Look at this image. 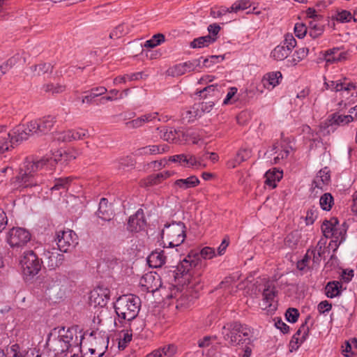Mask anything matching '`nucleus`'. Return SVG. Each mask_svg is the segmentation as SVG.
<instances>
[{"instance_id":"1","label":"nucleus","mask_w":357,"mask_h":357,"mask_svg":"<svg viewBox=\"0 0 357 357\" xmlns=\"http://www.w3.org/2000/svg\"><path fill=\"white\" fill-rule=\"evenodd\" d=\"M62 153L56 151L41 158H26L13 183L17 188L32 187L43 183V176L52 174Z\"/></svg>"},{"instance_id":"2","label":"nucleus","mask_w":357,"mask_h":357,"mask_svg":"<svg viewBox=\"0 0 357 357\" xmlns=\"http://www.w3.org/2000/svg\"><path fill=\"white\" fill-rule=\"evenodd\" d=\"M79 344L77 329L62 327L59 329L54 328L48 335L46 345L48 349L52 351L56 356L68 351L70 347H76Z\"/></svg>"},{"instance_id":"3","label":"nucleus","mask_w":357,"mask_h":357,"mask_svg":"<svg viewBox=\"0 0 357 357\" xmlns=\"http://www.w3.org/2000/svg\"><path fill=\"white\" fill-rule=\"evenodd\" d=\"M141 300L133 294L123 295L114 303V310L119 318L131 321L135 319L139 311Z\"/></svg>"},{"instance_id":"4","label":"nucleus","mask_w":357,"mask_h":357,"mask_svg":"<svg viewBox=\"0 0 357 357\" xmlns=\"http://www.w3.org/2000/svg\"><path fill=\"white\" fill-rule=\"evenodd\" d=\"M250 328L245 324L238 321L226 324L222 328V335L225 340L228 341L230 345L234 346L243 344L246 340L250 343L249 338Z\"/></svg>"},{"instance_id":"5","label":"nucleus","mask_w":357,"mask_h":357,"mask_svg":"<svg viewBox=\"0 0 357 357\" xmlns=\"http://www.w3.org/2000/svg\"><path fill=\"white\" fill-rule=\"evenodd\" d=\"M326 89H330L335 92H339L342 100L340 105L344 104V106L354 102L357 97V89L355 84L349 81L347 78H343L335 81H328L324 82Z\"/></svg>"},{"instance_id":"6","label":"nucleus","mask_w":357,"mask_h":357,"mask_svg":"<svg viewBox=\"0 0 357 357\" xmlns=\"http://www.w3.org/2000/svg\"><path fill=\"white\" fill-rule=\"evenodd\" d=\"M28 139V133L24 126H16L8 134V139L0 140V154L8 151L13 145Z\"/></svg>"},{"instance_id":"7","label":"nucleus","mask_w":357,"mask_h":357,"mask_svg":"<svg viewBox=\"0 0 357 357\" xmlns=\"http://www.w3.org/2000/svg\"><path fill=\"white\" fill-rule=\"evenodd\" d=\"M41 261L33 250H29L24 253L20 264L24 275L33 276L38 273L41 269Z\"/></svg>"},{"instance_id":"8","label":"nucleus","mask_w":357,"mask_h":357,"mask_svg":"<svg viewBox=\"0 0 357 357\" xmlns=\"http://www.w3.org/2000/svg\"><path fill=\"white\" fill-rule=\"evenodd\" d=\"M55 123V118L52 116H47L36 121H30L26 126L24 125H19L18 126H24L28 133V137L34 133H47L53 127Z\"/></svg>"},{"instance_id":"9","label":"nucleus","mask_w":357,"mask_h":357,"mask_svg":"<svg viewBox=\"0 0 357 357\" xmlns=\"http://www.w3.org/2000/svg\"><path fill=\"white\" fill-rule=\"evenodd\" d=\"M31 238V234L28 229L21 227H13L8 233L7 241L13 248L21 247L30 241Z\"/></svg>"},{"instance_id":"10","label":"nucleus","mask_w":357,"mask_h":357,"mask_svg":"<svg viewBox=\"0 0 357 357\" xmlns=\"http://www.w3.org/2000/svg\"><path fill=\"white\" fill-rule=\"evenodd\" d=\"M259 291H261L263 301L266 304L264 309L268 310L276 309V305L273 304L274 299L278 294V291L274 282L269 280H264L262 284H259Z\"/></svg>"},{"instance_id":"11","label":"nucleus","mask_w":357,"mask_h":357,"mask_svg":"<svg viewBox=\"0 0 357 357\" xmlns=\"http://www.w3.org/2000/svg\"><path fill=\"white\" fill-rule=\"evenodd\" d=\"M166 229H162L160 233L161 238L166 235L172 240L174 241L176 245H179L183 243L186 237L185 225H165Z\"/></svg>"},{"instance_id":"12","label":"nucleus","mask_w":357,"mask_h":357,"mask_svg":"<svg viewBox=\"0 0 357 357\" xmlns=\"http://www.w3.org/2000/svg\"><path fill=\"white\" fill-rule=\"evenodd\" d=\"M198 259H193L190 255H188L183 259L172 271V276L175 280L187 275L192 267L195 268L199 265Z\"/></svg>"},{"instance_id":"13","label":"nucleus","mask_w":357,"mask_h":357,"mask_svg":"<svg viewBox=\"0 0 357 357\" xmlns=\"http://www.w3.org/2000/svg\"><path fill=\"white\" fill-rule=\"evenodd\" d=\"M43 258L45 263L50 269H55L60 266L65 259L64 255L59 252V249L54 248L50 250H45Z\"/></svg>"},{"instance_id":"14","label":"nucleus","mask_w":357,"mask_h":357,"mask_svg":"<svg viewBox=\"0 0 357 357\" xmlns=\"http://www.w3.org/2000/svg\"><path fill=\"white\" fill-rule=\"evenodd\" d=\"M309 328L307 326V321L303 324L297 332L293 335L289 342V351L291 352L296 351L300 345L306 340L309 333Z\"/></svg>"},{"instance_id":"15","label":"nucleus","mask_w":357,"mask_h":357,"mask_svg":"<svg viewBox=\"0 0 357 357\" xmlns=\"http://www.w3.org/2000/svg\"><path fill=\"white\" fill-rule=\"evenodd\" d=\"M76 234L73 230L60 231L56 234L57 245L61 252H67L68 247L74 243Z\"/></svg>"},{"instance_id":"16","label":"nucleus","mask_w":357,"mask_h":357,"mask_svg":"<svg viewBox=\"0 0 357 357\" xmlns=\"http://www.w3.org/2000/svg\"><path fill=\"white\" fill-rule=\"evenodd\" d=\"M225 86V82L208 85L199 92V96L204 98L209 96L212 98V100L218 101L223 93V88Z\"/></svg>"},{"instance_id":"17","label":"nucleus","mask_w":357,"mask_h":357,"mask_svg":"<svg viewBox=\"0 0 357 357\" xmlns=\"http://www.w3.org/2000/svg\"><path fill=\"white\" fill-rule=\"evenodd\" d=\"M114 211L111 204L106 198H102L99 203V208L96 212V216L103 222H109L113 220Z\"/></svg>"},{"instance_id":"18","label":"nucleus","mask_w":357,"mask_h":357,"mask_svg":"<svg viewBox=\"0 0 357 357\" xmlns=\"http://www.w3.org/2000/svg\"><path fill=\"white\" fill-rule=\"evenodd\" d=\"M325 20L323 16H317L308 21V33L312 38L319 37L324 31Z\"/></svg>"},{"instance_id":"19","label":"nucleus","mask_w":357,"mask_h":357,"mask_svg":"<svg viewBox=\"0 0 357 357\" xmlns=\"http://www.w3.org/2000/svg\"><path fill=\"white\" fill-rule=\"evenodd\" d=\"M346 225H321V231L326 238H342L346 233Z\"/></svg>"},{"instance_id":"20","label":"nucleus","mask_w":357,"mask_h":357,"mask_svg":"<svg viewBox=\"0 0 357 357\" xmlns=\"http://www.w3.org/2000/svg\"><path fill=\"white\" fill-rule=\"evenodd\" d=\"M282 79V75L280 71L271 72L264 75L261 84L264 88L271 90L280 83Z\"/></svg>"},{"instance_id":"21","label":"nucleus","mask_w":357,"mask_h":357,"mask_svg":"<svg viewBox=\"0 0 357 357\" xmlns=\"http://www.w3.org/2000/svg\"><path fill=\"white\" fill-rule=\"evenodd\" d=\"M140 284L144 287L149 292H154L158 289L160 286V281L158 276L157 278L152 273L145 274L140 280Z\"/></svg>"},{"instance_id":"22","label":"nucleus","mask_w":357,"mask_h":357,"mask_svg":"<svg viewBox=\"0 0 357 357\" xmlns=\"http://www.w3.org/2000/svg\"><path fill=\"white\" fill-rule=\"evenodd\" d=\"M330 171L327 167L321 169L314 178L312 185L314 188L323 190L330 181Z\"/></svg>"},{"instance_id":"23","label":"nucleus","mask_w":357,"mask_h":357,"mask_svg":"<svg viewBox=\"0 0 357 357\" xmlns=\"http://www.w3.org/2000/svg\"><path fill=\"white\" fill-rule=\"evenodd\" d=\"M174 174L173 172L165 171L156 174L151 175L147 177L142 183L144 186H151L158 185L165 179L170 177Z\"/></svg>"},{"instance_id":"24","label":"nucleus","mask_w":357,"mask_h":357,"mask_svg":"<svg viewBox=\"0 0 357 357\" xmlns=\"http://www.w3.org/2000/svg\"><path fill=\"white\" fill-rule=\"evenodd\" d=\"M166 257L164 255V251L160 252L155 250L152 252L147 258V262L149 266L153 268H160L165 264Z\"/></svg>"},{"instance_id":"25","label":"nucleus","mask_w":357,"mask_h":357,"mask_svg":"<svg viewBox=\"0 0 357 357\" xmlns=\"http://www.w3.org/2000/svg\"><path fill=\"white\" fill-rule=\"evenodd\" d=\"M282 178V172L275 168L267 171L265 174V183L272 188L277 186V183Z\"/></svg>"},{"instance_id":"26","label":"nucleus","mask_w":357,"mask_h":357,"mask_svg":"<svg viewBox=\"0 0 357 357\" xmlns=\"http://www.w3.org/2000/svg\"><path fill=\"white\" fill-rule=\"evenodd\" d=\"M169 146L166 144L149 145L139 150L141 155H155L165 153L168 151Z\"/></svg>"},{"instance_id":"27","label":"nucleus","mask_w":357,"mask_h":357,"mask_svg":"<svg viewBox=\"0 0 357 357\" xmlns=\"http://www.w3.org/2000/svg\"><path fill=\"white\" fill-rule=\"evenodd\" d=\"M342 284L338 281H331L325 287V294L328 298H334L339 296L342 291Z\"/></svg>"},{"instance_id":"28","label":"nucleus","mask_w":357,"mask_h":357,"mask_svg":"<svg viewBox=\"0 0 357 357\" xmlns=\"http://www.w3.org/2000/svg\"><path fill=\"white\" fill-rule=\"evenodd\" d=\"M354 116L351 114L342 115L338 113L333 114L329 119L331 125L345 126L354 121Z\"/></svg>"},{"instance_id":"29","label":"nucleus","mask_w":357,"mask_h":357,"mask_svg":"<svg viewBox=\"0 0 357 357\" xmlns=\"http://www.w3.org/2000/svg\"><path fill=\"white\" fill-rule=\"evenodd\" d=\"M199 183V180L195 176H191L185 179H178L174 185L183 190L194 188Z\"/></svg>"},{"instance_id":"30","label":"nucleus","mask_w":357,"mask_h":357,"mask_svg":"<svg viewBox=\"0 0 357 357\" xmlns=\"http://www.w3.org/2000/svg\"><path fill=\"white\" fill-rule=\"evenodd\" d=\"M290 52L283 45L276 46L271 52V56L277 61H282L285 59L289 54Z\"/></svg>"},{"instance_id":"31","label":"nucleus","mask_w":357,"mask_h":357,"mask_svg":"<svg viewBox=\"0 0 357 357\" xmlns=\"http://www.w3.org/2000/svg\"><path fill=\"white\" fill-rule=\"evenodd\" d=\"M215 38L210 35L195 38L190 43L192 48H202L207 47L215 41Z\"/></svg>"},{"instance_id":"32","label":"nucleus","mask_w":357,"mask_h":357,"mask_svg":"<svg viewBox=\"0 0 357 357\" xmlns=\"http://www.w3.org/2000/svg\"><path fill=\"white\" fill-rule=\"evenodd\" d=\"M183 135V133L180 130H176L173 128H169L166 130L162 135L164 140L172 142H177L180 140V137Z\"/></svg>"},{"instance_id":"33","label":"nucleus","mask_w":357,"mask_h":357,"mask_svg":"<svg viewBox=\"0 0 357 357\" xmlns=\"http://www.w3.org/2000/svg\"><path fill=\"white\" fill-rule=\"evenodd\" d=\"M186 160L183 165L187 167H191L194 169H199L204 167L205 165L202 163V158L197 157L192 154H185Z\"/></svg>"},{"instance_id":"34","label":"nucleus","mask_w":357,"mask_h":357,"mask_svg":"<svg viewBox=\"0 0 357 357\" xmlns=\"http://www.w3.org/2000/svg\"><path fill=\"white\" fill-rule=\"evenodd\" d=\"M107 91V89L104 86H99L93 88L91 90L89 95L83 97L82 100V103H91L92 100L96 97L105 94Z\"/></svg>"},{"instance_id":"35","label":"nucleus","mask_w":357,"mask_h":357,"mask_svg":"<svg viewBox=\"0 0 357 357\" xmlns=\"http://www.w3.org/2000/svg\"><path fill=\"white\" fill-rule=\"evenodd\" d=\"M165 40V36L162 33L153 35L149 40L144 43V46L147 48H153L160 45Z\"/></svg>"},{"instance_id":"36","label":"nucleus","mask_w":357,"mask_h":357,"mask_svg":"<svg viewBox=\"0 0 357 357\" xmlns=\"http://www.w3.org/2000/svg\"><path fill=\"white\" fill-rule=\"evenodd\" d=\"M130 31V29L128 26L126 24H121L116 26L110 33L109 37L111 38L115 39L121 38Z\"/></svg>"},{"instance_id":"37","label":"nucleus","mask_w":357,"mask_h":357,"mask_svg":"<svg viewBox=\"0 0 357 357\" xmlns=\"http://www.w3.org/2000/svg\"><path fill=\"white\" fill-rule=\"evenodd\" d=\"M332 18L340 23H346L350 22L353 19V15L348 10H337Z\"/></svg>"},{"instance_id":"38","label":"nucleus","mask_w":357,"mask_h":357,"mask_svg":"<svg viewBox=\"0 0 357 357\" xmlns=\"http://www.w3.org/2000/svg\"><path fill=\"white\" fill-rule=\"evenodd\" d=\"M33 75H41L52 70V66L50 63H39L32 66L31 68Z\"/></svg>"},{"instance_id":"39","label":"nucleus","mask_w":357,"mask_h":357,"mask_svg":"<svg viewBox=\"0 0 357 357\" xmlns=\"http://www.w3.org/2000/svg\"><path fill=\"white\" fill-rule=\"evenodd\" d=\"M71 179L70 177L59 178L54 180V184L50 188L51 190H60L68 189Z\"/></svg>"},{"instance_id":"40","label":"nucleus","mask_w":357,"mask_h":357,"mask_svg":"<svg viewBox=\"0 0 357 357\" xmlns=\"http://www.w3.org/2000/svg\"><path fill=\"white\" fill-rule=\"evenodd\" d=\"M199 255L204 259H211L215 256V250L211 247H204L200 250L199 253H196L194 255L193 259H198L199 261Z\"/></svg>"},{"instance_id":"41","label":"nucleus","mask_w":357,"mask_h":357,"mask_svg":"<svg viewBox=\"0 0 357 357\" xmlns=\"http://www.w3.org/2000/svg\"><path fill=\"white\" fill-rule=\"evenodd\" d=\"M89 136L88 130L79 128L75 130H70L71 141L82 140Z\"/></svg>"},{"instance_id":"42","label":"nucleus","mask_w":357,"mask_h":357,"mask_svg":"<svg viewBox=\"0 0 357 357\" xmlns=\"http://www.w3.org/2000/svg\"><path fill=\"white\" fill-rule=\"evenodd\" d=\"M140 77H142V73H140L119 76L114 79V84L117 85L119 84L126 83L128 80H137Z\"/></svg>"},{"instance_id":"43","label":"nucleus","mask_w":357,"mask_h":357,"mask_svg":"<svg viewBox=\"0 0 357 357\" xmlns=\"http://www.w3.org/2000/svg\"><path fill=\"white\" fill-rule=\"evenodd\" d=\"M333 203V198L329 193L323 195L319 200V204L323 210L329 211Z\"/></svg>"},{"instance_id":"44","label":"nucleus","mask_w":357,"mask_h":357,"mask_svg":"<svg viewBox=\"0 0 357 357\" xmlns=\"http://www.w3.org/2000/svg\"><path fill=\"white\" fill-rule=\"evenodd\" d=\"M251 3L248 0H238L235 1L231 6V11L237 13L250 8Z\"/></svg>"},{"instance_id":"45","label":"nucleus","mask_w":357,"mask_h":357,"mask_svg":"<svg viewBox=\"0 0 357 357\" xmlns=\"http://www.w3.org/2000/svg\"><path fill=\"white\" fill-rule=\"evenodd\" d=\"M162 357H172L176 352L177 348L174 344H169L157 349Z\"/></svg>"},{"instance_id":"46","label":"nucleus","mask_w":357,"mask_h":357,"mask_svg":"<svg viewBox=\"0 0 357 357\" xmlns=\"http://www.w3.org/2000/svg\"><path fill=\"white\" fill-rule=\"evenodd\" d=\"M201 113L199 110L197 105H195L190 109L185 112L182 115L184 119H188V121H192L197 116H201Z\"/></svg>"},{"instance_id":"47","label":"nucleus","mask_w":357,"mask_h":357,"mask_svg":"<svg viewBox=\"0 0 357 357\" xmlns=\"http://www.w3.org/2000/svg\"><path fill=\"white\" fill-rule=\"evenodd\" d=\"M53 137L55 140L59 142H71L70 130L66 131H56L53 134Z\"/></svg>"},{"instance_id":"48","label":"nucleus","mask_w":357,"mask_h":357,"mask_svg":"<svg viewBox=\"0 0 357 357\" xmlns=\"http://www.w3.org/2000/svg\"><path fill=\"white\" fill-rule=\"evenodd\" d=\"M145 222L144 211L139 208L134 215L130 216L128 223H145Z\"/></svg>"},{"instance_id":"49","label":"nucleus","mask_w":357,"mask_h":357,"mask_svg":"<svg viewBox=\"0 0 357 357\" xmlns=\"http://www.w3.org/2000/svg\"><path fill=\"white\" fill-rule=\"evenodd\" d=\"M140 117L142 120H144V125L147 123L154 122L155 120L159 121L162 120L158 112L147 113L142 115Z\"/></svg>"},{"instance_id":"50","label":"nucleus","mask_w":357,"mask_h":357,"mask_svg":"<svg viewBox=\"0 0 357 357\" xmlns=\"http://www.w3.org/2000/svg\"><path fill=\"white\" fill-rule=\"evenodd\" d=\"M308 31V26L303 23H296L294 26V33L298 38H303Z\"/></svg>"},{"instance_id":"51","label":"nucleus","mask_w":357,"mask_h":357,"mask_svg":"<svg viewBox=\"0 0 357 357\" xmlns=\"http://www.w3.org/2000/svg\"><path fill=\"white\" fill-rule=\"evenodd\" d=\"M308 48L302 47L296 51L294 56H296V58H293V64L296 65L297 63L303 60L305 58L308 54Z\"/></svg>"},{"instance_id":"52","label":"nucleus","mask_w":357,"mask_h":357,"mask_svg":"<svg viewBox=\"0 0 357 357\" xmlns=\"http://www.w3.org/2000/svg\"><path fill=\"white\" fill-rule=\"evenodd\" d=\"M237 88L236 87H231L229 89V91L227 92L225 98L223 100L222 104L223 105H229L232 104L236 101L235 99V95L237 93Z\"/></svg>"},{"instance_id":"53","label":"nucleus","mask_w":357,"mask_h":357,"mask_svg":"<svg viewBox=\"0 0 357 357\" xmlns=\"http://www.w3.org/2000/svg\"><path fill=\"white\" fill-rule=\"evenodd\" d=\"M285 316L289 322L295 323L298 320L299 312L296 308H289L285 313Z\"/></svg>"},{"instance_id":"54","label":"nucleus","mask_w":357,"mask_h":357,"mask_svg":"<svg viewBox=\"0 0 357 357\" xmlns=\"http://www.w3.org/2000/svg\"><path fill=\"white\" fill-rule=\"evenodd\" d=\"M192 69V63L190 61L183 63H180L175 66V70L177 75L184 74L188 70L190 71Z\"/></svg>"},{"instance_id":"55","label":"nucleus","mask_w":357,"mask_h":357,"mask_svg":"<svg viewBox=\"0 0 357 357\" xmlns=\"http://www.w3.org/2000/svg\"><path fill=\"white\" fill-rule=\"evenodd\" d=\"M318 217V209L315 207L309 208L307 211L305 216V220L307 223H314L317 220Z\"/></svg>"},{"instance_id":"56","label":"nucleus","mask_w":357,"mask_h":357,"mask_svg":"<svg viewBox=\"0 0 357 357\" xmlns=\"http://www.w3.org/2000/svg\"><path fill=\"white\" fill-rule=\"evenodd\" d=\"M347 54H348L346 51H342V49H341L340 50V52L337 53V56H334V57L328 56L327 58V63L331 64V63H334L335 62L344 61L347 59Z\"/></svg>"},{"instance_id":"57","label":"nucleus","mask_w":357,"mask_h":357,"mask_svg":"<svg viewBox=\"0 0 357 357\" xmlns=\"http://www.w3.org/2000/svg\"><path fill=\"white\" fill-rule=\"evenodd\" d=\"M250 156V151L248 149H241L236 153L235 158L237 163H241Z\"/></svg>"},{"instance_id":"58","label":"nucleus","mask_w":357,"mask_h":357,"mask_svg":"<svg viewBox=\"0 0 357 357\" xmlns=\"http://www.w3.org/2000/svg\"><path fill=\"white\" fill-rule=\"evenodd\" d=\"M45 91L51 92L52 94L61 93L64 90V86L62 85H54L53 84H48L43 86Z\"/></svg>"},{"instance_id":"59","label":"nucleus","mask_w":357,"mask_h":357,"mask_svg":"<svg viewBox=\"0 0 357 357\" xmlns=\"http://www.w3.org/2000/svg\"><path fill=\"white\" fill-rule=\"evenodd\" d=\"M215 100H211L206 102H203L199 105H197L199 110L201 109L202 112H210L215 105Z\"/></svg>"},{"instance_id":"60","label":"nucleus","mask_w":357,"mask_h":357,"mask_svg":"<svg viewBox=\"0 0 357 357\" xmlns=\"http://www.w3.org/2000/svg\"><path fill=\"white\" fill-rule=\"evenodd\" d=\"M284 47L288 49V50L291 52L292 50L296 47V40L294 38L292 35H287L284 41Z\"/></svg>"},{"instance_id":"61","label":"nucleus","mask_w":357,"mask_h":357,"mask_svg":"<svg viewBox=\"0 0 357 357\" xmlns=\"http://www.w3.org/2000/svg\"><path fill=\"white\" fill-rule=\"evenodd\" d=\"M143 121L141 117H138L135 119H133L132 121H128L126 123V126L128 129H133V128H140L142 126H144Z\"/></svg>"},{"instance_id":"62","label":"nucleus","mask_w":357,"mask_h":357,"mask_svg":"<svg viewBox=\"0 0 357 357\" xmlns=\"http://www.w3.org/2000/svg\"><path fill=\"white\" fill-rule=\"evenodd\" d=\"M310 259L311 255H310L309 252H307L303 259L297 262V268L300 271L305 270V268L308 266V264Z\"/></svg>"},{"instance_id":"63","label":"nucleus","mask_w":357,"mask_h":357,"mask_svg":"<svg viewBox=\"0 0 357 357\" xmlns=\"http://www.w3.org/2000/svg\"><path fill=\"white\" fill-rule=\"evenodd\" d=\"M332 308V305L328 301H321L317 307L318 311L321 314L329 312Z\"/></svg>"},{"instance_id":"64","label":"nucleus","mask_w":357,"mask_h":357,"mask_svg":"<svg viewBox=\"0 0 357 357\" xmlns=\"http://www.w3.org/2000/svg\"><path fill=\"white\" fill-rule=\"evenodd\" d=\"M340 50H341L340 47H333L332 49H329V50L324 52H323L324 59L327 63V58L328 56H330V57L337 56V53L340 52Z\"/></svg>"}]
</instances>
